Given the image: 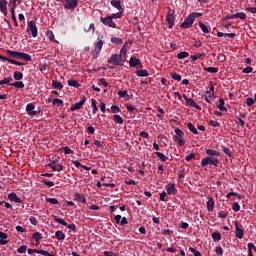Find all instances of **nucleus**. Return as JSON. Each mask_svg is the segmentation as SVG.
<instances>
[{
    "instance_id": "obj_1",
    "label": "nucleus",
    "mask_w": 256,
    "mask_h": 256,
    "mask_svg": "<svg viewBox=\"0 0 256 256\" xmlns=\"http://www.w3.org/2000/svg\"><path fill=\"white\" fill-rule=\"evenodd\" d=\"M207 165H213L214 167H217L219 165V160L215 157H205L201 160V167H207Z\"/></svg>"
},
{
    "instance_id": "obj_2",
    "label": "nucleus",
    "mask_w": 256,
    "mask_h": 256,
    "mask_svg": "<svg viewBox=\"0 0 256 256\" xmlns=\"http://www.w3.org/2000/svg\"><path fill=\"white\" fill-rule=\"evenodd\" d=\"M53 219L55 223H60V225L67 227V229H71V231H77V226L75 224H68L65 220L57 217L56 215H53Z\"/></svg>"
},
{
    "instance_id": "obj_3",
    "label": "nucleus",
    "mask_w": 256,
    "mask_h": 256,
    "mask_svg": "<svg viewBox=\"0 0 256 256\" xmlns=\"http://www.w3.org/2000/svg\"><path fill=\"white\" fill-rule=\"evenodd\" d=\"M77 5H79V2L77 0H64L63 1L64 9H68L69 11H75V9H77Z\"/></svg>"
},
{
    "instance_id": "obj_4",
    "label": "nucleus",
    "mask_w": 256,
    "mask_h": 256,
    "mask_svg": "<svg viewBox=\"0 0 256 256\" xmlns=\"http://www.w3.org/2000/svg\"><path fill=\"white\" fill-rule=\"evenodd\" d=\"M193 23H195V18H193V16L190 14L187 18H185L180 27L182 29H191V27H193Z\"/></svg>"
},
{
    "instance_id": "obj_5",
    "label": "nucleus",
    "mask_w": 256,
    "mask_h": 256,
    "mask_svg": "<svg viewBox=\"0 0 256 256\" xmlns=\"http://www.w3.org/2000/svg\"><path fill=\"white\" fill-rule=\"evenodd\" d=\"M100 21L101 23H103V25H106V27H111L112 29H115V27H117V24L113 22V17H100Z\"/></svg>"
},
{
    "instance_id": "obj_6",
    "label": "nucleus",
    "mask_w": 256,
    "mask_h": 256,
    "mask_svg": "<svg viewBox=\"0 0 256 256\" xmlns=\"http://www.w3.org/2000/svg\"><path fill=\"white\" fill-rule=\"evenodd\" d=\"M166 21L169 29H173V25H175V11L169 9L168 15L166 16Z\"/></svg>"
},
{
    "instance_id": "obj_7",
    "label": "nucleus",
    "mask_w": 256,
    "mask_h": 256,
    "mask_svg": "<svg viewBox=\"0 0 256 256\" xmlns=\"http://www.w3.org/2000/svg\"><path fill=\"white\" fill-rule=\"evenodd\" d=\"M27 31L28 33H31L32 37H37L38 31L37 24L35 23V21L28 22Z\"/></svg>"
},
{
    "instance_id": "obj_8",
    "label": "nucleus",
    "mask_w": 256,
    "mask_h": 256,
    "mask_svg": "<svg viewBox=\"0 0 256 256\" xmlns=\"http://www.w3.org/2000/svg\"><path fill=\"white\" fill-rule=\"evenodd\" d=\"M103 49V40H99L96 44H95V48L92 51V56L94 57V59H97V57H99V54L101 53V50Z\"/></svg>"
},
{
    "instance_id": "obj_9",
    "label": "nucleus",
    "mask_w": 256,
    "mask_h": 256,
    "mask_svg": "<svg viewBox=\"0 0 256 256\" xmlns=\"http://www.w3.org/2000/svg\"><path fill=\"white\" fill-rule=\"evenodd\" d=\"M130 67H136V69H143V64L139 58L131 57L129 61Z\"/></svg>"
},
{
    "instance_id": "obj_10",
    "label": "nucleus",
    "mask_w": 256,
    "mask_h": 256,
    "mask_svg": "<svg viewBox=\"0 0 256 256\" xmlns=\"http://www.w3.org/2000/svg\"><path fill=\"white\" fill-rule=\"evenodd\" d=\"M183 98L185 99L187 105H189V107H194V109H198V111H201V106L197 105V103L195 102V100H193L192 98H188L187 95H183Z\"/></svg>"
},
{
    "instance_id": "obj_11",
    "label": "nucleus",
    "mask_w": 256,
    "mask_h": 256,
    "mask_svg": "<svg viewBox=\"0 0 256 256\" xmlns=\"http://www.w3.org/2000/svg\"><path fill=\"white\" fill-rule=\"evenodd\" d=\"M85 101H87V98L83 97L79 102H76L70 107V111H77V109H81V107L85 105Z\"/></svg>"
},
{
    "instance_id": "obj_12",
    "label": "nucleus",
    "mask_w": 256,
    "mask_h": 256,
    "mask_svg": "<svg viewBox=\"0 0 256 256\" xmlns=\"http://www.w3.org/2000/svg\"><path fill=\"white\" fill-rule=\"evenodd\" d=\"M165 189L167 190V194L168 195H177V188H175V184L174 183H168L165 186Z\"/></svg>"
},
{
    "instance_id": "obj_13",
    "label": "nucleus",
    "mask_w": 256,
    "mask_h": 256,
    "mask_svg": "<svg viewBox=\"0 0 256 256\" xmlns=\"http://www.w3.org/2000/svg\"><path fill=\"white\" fill-rule=\"evenodd\" d=\"M26 112L28 113V115H30L31 117L37 115V111H35V104L33 103H29L26 106Z\"/></svg>"
},
{
    "instance_id": "obj_14",
    "label": "nucleus",
    "mask_w": 256,
    "mask_h": 256,
    "mask_svg": "<svg viewBox=\"0 0 256 256\" xmlns=\"http://www.w3.org/2000/svg\"><path fill=\"white\" fill-rule=\"evenodd\" d=\"M9 201H12L13 203H23V200L21 198L17 197V194L15 192H11L8 194Z\"/></svg>"
},
{
    "instance_id": "obj_15",
    "label": "nucleus",
    "mask_w": 256,
    "mask_h": 256,
    "mask_svg": "<svg viewBox=\"0 0 256 256\" xmlns=\"http://www.w3.org/2000/svg\"><path fill=\"white\" fill-rule=\"evenodd\" d=\"M235 229H236L235 236L237 237V239H243L244 231L243 229L239 228V222L237 221H235Z\"/></svg>"
},
{
    "instance_id": "obj_16",
    "label": "nucleus",
    "mask_w": 256,
    "mask_h": 256,
    "mask_svg": "<svg viewBox=\"0 0 256 256\" xmlns=\"http://www.w3.org/2000/svg\"><path fill=\"white\" fill-rule=\"evenodd\" d=\"M206 155H208V157H221V153L217 150H213V149H206Z\"/></svg>"
},
{
    "instance_id": "obj_17",
    "label": "nucleus",
    "mask_w": 256,
    "mask_h": 256,
    "mask_svg": "<svg viewBox=\"0 0 256 256\" xmlns=\"http://www.w3.org/2000/svg\"><path fill=\"white\" fill-rule=\"evenodd\" d=\"M74 200L78 201V203H87V198H85V195L81 193H76L74 195Z\"/></svg>"
},
{
    "instance_id": "obj_18",
    "label": "nucleus",
    "mask_w": 256,
    "mask_h": 256,
    "mask_svg": "<svg viewBox=\"0 0 256 256\" xmlns=\"http://www.w3.org/2000/svg\"><path fill=\"white\" fill-rule=\"evenodd\" d=\"M0 10L7 17V0H0Z\"/></svg>"
},
{
    "instance_id": "obj_19",
    "label": "nucleus",
    "mask_w": 256,
    "mask_h": 256,
    "mask_svg": "<svg viewBox=\"0 0 256 256\" xmlns=\"http://www.w3.org/2000/svg\"><path fill=\"white\" fill-rule=\"evenodd\" d=\"M32 239H34V241H36V247H37V245H39V242L41 241V239H43V235L39 232H34L32 235Z\"/></svg>"
},
{
    "instance_id": "obj_20",
    "label": "nucleus",
    "mask_w": 256,
    "mask_h": 256,
    "mask_svg": "<svg viewBox=\"0 0 256 256\" xmlns=\"http://www.w3.org/2000/svg\"><path fill=\"white\" fill-rule=\"evenodd\" d=\"M231 18L245 20L247 19V14H245V12H238L236 14H232Z\"/></svg>"
},
{
    "instance_id": "obj_21",
    "label": "nucleus",
    "mask_w": 256,
    "mask_h": 256,
    "mask_svg": "<svg viewBox=\"0 0 256 256\" xmlns=\"http://www.w3.org/2000/svg\"><path fill=\"white\" fill-rule=\"evenodd\" d=\"M48 167H50V169H52V171H63L64 167H63V164H58V165H55V164H48Z\"/></svg>"
},
{
    "instance_id": "obj_22",
    "label": "nucleus",
    "mask_w": 256,
    "mask_h": 256,
    "mask_svg": "<svg viewBox=\"0 0 256 256\" xmlns=\"http://www.w3.org/2000/svg\"><path fill=\"white\" fill-rule=\"evenodd\" d=\"M173 140L175 141V143H178L179 147H183V145H185V138H183V136H173Z\"/></svg>"
},
{
    "instance_id": "obj_23",
    "label": "nucleus",
    "mask_w": 256,
    "mask_h": 256,
    "mask_svg": "<svg viewBox=\"0 0 256 256\" xmlns=\"http://www.w3.org/2000/svg\"><path fill=\"white\" fill-rule=\"evenodd\" d=\"M111 5L112 7H115L116 9H118V11H123V7L121 6V1L119 0H111Z\"/></svg>"
},
{
    "instance_id": "obj_24",
    "label": "nucleus",
    "mask_w": 256,
    "mask_h": 256,
    "mask_svg": "<svg viewBox=\"0 0 256 256\" xmlns=\"http://www.w3.org/2000/svg\"><path fill=\"white\" fill-rule=\"evenodd\" d=\"M108 63H113V65H119V55L118 54H114L110 57V59L108 60Z\"/></svg>"
},
{
    "instance_id": "obj_25",
    "label": "nucleus",
    "mask_w": 256,
    "mask_h": 256,
    "mask_svg": "<svg viewBox=\"0 0 256 256\" xmlns=\"http://www.w3.org/2000/svg\"><path fill=\"white\" fill-rule=\"evenodd\" d=\"M55 237L58 239V241H65V233H63L61 230L55 232Z\"/></svg>"
},
{
    "instance_id": "obj_26",
    "label": "nucleus",
    "mask_w": 256,
    "mask_h": 256,
    "mask_svg": "<svg viewBox=\"0 0 256 256\" xmlns=\"http://www.w3.org/2000/svg\"><path fill=\"white\" fill-rule=\"evenodd\" d=\"M12 81H13V77H6L0 80V85H13V83H11Z\"/></svg>"
},
{
    "instance_id": "obj_27",
    "label": "nucleus",
    "mask_w": 256,
    "mask_h": 256,
    "mask_svg": "<svg viewBox=\"0 0 256 256\" xmlns=\"http://www.w3.org/2000/svg\"><path fill=\"white\" fill-rule=\"evenodd\" d=\"M187 128L189 129V131H191V133H194V135H199V131L197 130V128H195V125H193V123L189 122L187 124Z\"/></svg>"
},
{
    "instance_id": "obj_28",
    "label": "nucleus",
    "mask_w": 256,
    "mask_h": 256,
    "mask_svg": "<svg viewBox=\"0 0 256 256\" xmlns=\"http://www.w3.org/2000/svg\"><path fill=\"white\" fill-rule=\"evenodd\" d=\"M213 242L217 243L221 240V232H213L211 235Z\"/></svg>"
},
{
    "instance_id": "obj_29",
    "label": "nucleus",
    "mask_w": 256,
    "mask_h": 256,
    "mask_svg": "<svg viewBox=\"0 0 256 256\" xmlns=\"http://www.w3.org/2000/svg\"><path fill=\"white\" fill-rule=\"evenodd\" d=\"M68 85L69 87H75V89H79V87H81V84H79V82L73 79L68 80Z\"/></svg>"
},
{
    "instance_id": "obj_30",
    "label": "nucleus",
    "mask_w": 256,
    "mask_h": 256,
    "mask_svg": "<svg viewBox=\"0 0 256 256\" xmlns=\"http://www.w3.org/2000/svg\"><path fill=\"white\" fill-rule=\"evenodd\" d=\"M11 87H16V89H24L25 84L22 81H16L12 84H10Z\"/></svg>"
},
{
    "instance_id": "obj_31",
    "label": "nucleus",
    "mask_w": 256,
    "mask_h": 256,
    "mask_svg": "<svg viewBox=\"0 0 256 256\" xmlns=\"http://www.w3.org/2000/svg\"><path fill=\"white\" fill-rule=\"evenodd\" d=\"M218 101L220 103V105H217L219 111H227V108L225 107V100L223 98H220Z\"/></svg>"
},
{
    "instance_id": "obj_32",
    "label": "nucleus",
    "mask_w": 256,
    "mask_h": 256,
    "mask_svg": "<svg viewBox=\"0 0 256 256\" xmlns=\"http://www.w3.org/2000/svg\"><path fill=\"white\" fill-rule=\"evenodd\" d=\"M23 61H32L31 55L25 53V52H20V58Z\"/></svg>"
},
{
    "instance_id": "obj_33",
    "label": "nucleus",
    "mask_w": 256,
    "mask_h": 256,
    "mask_svg": "<svg viewBox=\"0 0 256 256\" xmlns=\"http://www.w3.org/2000/svg\"><path fill=\"white\" fill-rule=\"evenodd\" d=\"M137 77H149V72L147 70H137L136 71Z\"/></svg>"
},
{
    "instance_id": "obj_34",
    "label": "nucleus",
    "mask_w": 256,
    "mask_h": 256,
    "mask_svg": "<svg viewBox=\"0 0 256 256\" xmlns=\"http://www.w3.org/2000/svg\"><path fill=\"white\" fill-rule=\"evenodd\" d=\"M8 55L12 56L14 59H19L21 52L13 51V50H7Z\"/></svg>"
},
{
    "instance_id": "obj_35",
    "label": "nucleus",
    "mask_w": 256,
    "mask_h": 256,
    "mask_svg": "<svg viewBox=\"0 0 256 256\" xmlns=\"http://www.w3.org/2000/svg\"><path fill=\"white\" fill-rule=\"evenodd\" d=\"M91 106H92V113H93V115H95L97 113V111H99V108H97V100L96 99L91 100Z\"/></svg>"
},
{
    "instance_id": "obj_36",
    "label": "nucleus",
    "mask_w": 256,
    "mask_h": 256,
    "mask_svg": "<svg viewBox=\"0 0 256 256\" xmlns=\"http://www.w3.org/2000/svg\"><path fill=\"white\" fill-rule=\"evenodd\" d=\"M52 87H54V89H59V91H61V89H63V84L57 80H53Z\"/></svg>"
},
{
    "instance_id": "obj_37",
    "label": "nucleus",
    "mask_w": 256,
    "mask_h": 256,
    "mask_svg": "<svg viewBox=\"0 0 256 256\" xmlns=\"http://www.w3.org/2000/svg\"><path fill=\"white\" fill-rule=\"evenodd\" d=\"M214 207H215V201L213 200V198H209V200L207 201L208 211H213Z\"/></svg>"
},
{
    "instance_id": "obj_38",
    "label": "nucleus",
    "mask_w": 256,
    "mask_h": 256,
    "mask_svg": "<svg viewBox=\"0 0 256 256\" xmlns=\"http://www.w3.org/2000/svg\"><path fill=\"white\" fill-rule=\"evenodd\" d=\"M155 155H157V157L160 159V161H167L169 159V157H167L165 154L161 153V152H155Z\"/></svg>"
},
{
    "instance_id": "obj_39",
    "label": "nucleus",
    "mask_w": 256,
    "mask_h": 256,
    "mask_svg": "<svg viewBox=\"0 0 256 256\" xmlns=\"http://www.w3.org/2000/svg\"><path fill=\"white\" fill-rule=\"evenodd\" d=\"M114 123H118L119 125H123V118L120 115L113 116Z\"/></svg>"
},
{
    "instance_id": "obj_40",
    "label": "nucleus",
    "mask_w": 256,
    "mask_h": 256,
    "mask_svg": "<svg viewBox=\"0 0 256 256\" xmlns=\"http://www.w3.org/2000/svg\"><path fill=\"white\" fill-rule=\"evenodd\" d=\"M189 57V52L183 51L177 54V59H187Z\"/></svg>"
},
{
    "instance_id": "obj_41",
    "label": "nucleus",
    "mask_w": 256,
    "mask_h": 256,
    "mask_svg": "<svg viewBox=\"0 0 256 256\" xmlns=\"http://www.w3.org/2000/svg\"><path fill=\"white\" fill-rule=\"evenodd\" d=\"M52 104L57 105V107H63V100H61L59 98H54L52 100Z\"/></svg>"
},
{
    "instance_id": "obj_42",
    "label": "nucleus",
    "mask_w": 256,
    "mask_h": 256,
    "mask_svg": "<svg viewBox=\"0 0 256 256\" xmlns=\"http://www.w3.org/2000/svg\"><path fill=\"white\" fill-rule=\"evenodd\" d=\"M198 25H199L200 29L203 31V33H209V28L204 23L199 21Z\"/></svg>"
},
{
    "instance_id": "obj_43",
    "label": "nucleus",
    "mask_w": 256,
    "mask_h": 256,
    "mask_svg": "<svg viewBox=\"0 0 256 256\" xmlns=\"http://www.w3.org/2000/svg\"><path fill=\"white\" fill-rule=\"evenodd\" d=\"M204 71H207L208 73H219V68L215 67H205Z\"/></svg>"
},
{
    "instance_id": "obj_44",
    "label": "nucleus",
    "mask_w": 256,
    "mask_h": 256,
    "mask_svg": "<svg viewBox=\"0 0 256 256\" xmlns=\"http://www.w3.org/2000/svg\"><path fill=\"white\" fill-rule=\"evenodd\" d=\"M201 57H205L204 53H198L196 55H191L190 59L191 61H197V59H201Z\"/></svg>"
},
{
    "instance_id": "obj_45",
    "label": "nucleus",
    "mask_w": 256,
    "mask_h": 256,
    "mask_svg": "<svg viewBox=\"0 0 256 256\" xmlns=\"http://www.w3.org/2000/svg\"><path fill=\"white\" fill-rule=\"evenodd\" d=\"M85 33H95V24L91 23L88 28L84 29Z\"/></svg>"
},
{
    "instance_id": "obj_46",
    "label": "nucleus",
    "mask_w": 256,
    "mask_h": 256,
    "mask_svg": "<svg viewBox=\"0 0 256 256\" xmlns=\"http://www.w3.org/2000/svg\"><path fill=\"white\" fill-rule=\"evenodd\" d=\"M111 43H115L116 45H123V40L118 37L111 38Z\"/></svg>"
},
{
    "instance_id": "obj_47",
    "label": "nucleus",
    "mask_w": 256,
    "mask_h": 256,
    "mask_svg": "<svg viewBox=\"0 0 256 256\" xmlns=\"http://www.w3.org/2000/svg\"><path fill=\"white\" fill-rule=\"evenodd\" d=\"M15 81H21V79H23V73L21 72H14V75H13Z\"/></svg>"
},
{
    "instance_id": "obj_48",
    "label": "nucleus",
    "mask_w": 256,
    "mask_h": 256,
    "mask_svg": "<svg viewBox=\"0 0 256 256\" xmlns=\"http://www.w3.org/2000/svg\"><path fill=\"white\" fill-rule=\"evenodd\" d=\"M223 153H226L228 155V157H233V152H231V149L225 147V146H221Z\"/></svg>"
},
{
    "instance_id": "obj_49",
    "label": "nucleus",
    "mask_w": 256,
    "mask_h": 256,
    "mask_svg": "<svg viewBox=\"0 0 256 256\" xmlns=\"http://www.w3.org/2000/svg\"><path fill=\"white\" fill-rule=\"evenodd\" d=\"M42 183H43L44 185H46L47 187H55V182L49 181V180H47V179H43V180H42Z\"/></svg>"
},
{
    "instance_id": "obj_50",
    "label": "nucleus",
    "mask_w": 256,
    "mask_h": 256,
    "mask_svg": "<svg viewBox=\"0 0 256 256\" xmlns=\"http://www.w3.org/2000/svg\"><path fill=\"white\" fill-rule=\"evenodd\" d=\"M47 203H51V205H59V200L57 198H46Z\"/></svg>"
},
{
    "instance_id": "obj_51",
    "label": "nucleus",
    "mask_w": 256,
    "mask_h": 256,
    "mask_svg": "<svg viewBox=\"0 0 256 256\" xmlns=\"http://www.w3.org/2000/svg\"><path fill=\"white\" fill-rule=\"evenodd\" d=\"M170 76L174 79V81H181V75L177 74L176 72L171 73Z\"/></svg>"
},
{
    "instance_id": "obj_52",
    "label": "nucleus",
    "mask_w": 256,
    "mask_h": 256,
    "mask_svg": "<svg viewBox=\"0 0 256 256\" xmlns=\"http://www.w3.org/2000/svg\"><path fill=\"white\" fill-rule=\"evenodd\" d=\"M178 178H179V179H185V168H181V169L178 171Z\"/></svg>"
},
{
    "instance_id": "obj_53",
    "label": "nucleus",
    "mask_w": 256,
    "mask_h": 256,
    "mask_svg": "<svg viewBox=\"0 0 256 256\" xmlns=\"http://www.w3.org/2000/svg\"><path fill=\"white\" fill-rule=\"evenodd\" d=\"M232 209H233V211H241V205H239V203H237V202H234L233 204H232Z\"/></svg>"
},
{
    "instance_id": "obj_54",
    "label": "nucleus",
    "mask_w": 256,
    "mask_h": 256,
    "mask_svg": "<svg viewBox=\"0 0 256 256\" xmlns=\"http://www.w3.org/2000/svg\"><path fill=\"white\" fill-rule=\"evenodd\" d=\"M62 149H63L65 155H71V154H73V150H71V148H69V146H65V147H63Z\"/></svg>"
},
{
    "instance_id": "obj_55",
    "label": "nucleus",
    "mask_w": 256,
    "mask_h": 256,
    "mask_svg": "<svg viewBox=\"0 0 256 256\" xmlns=\"http://www.w3.org/2000/svg\"><path fill=\"white\" fill-rule=\"evenodd\" d=\"M111 112L112 113H121V108H119V106L113 105V106H111Z\"/></svg>"
},
{
    "instance_id": "obj_56",
    "label": "nucleus",
    "mask_w": 256,
    "mask_h": 256,
    "mask_svg": "<svg viewBox=\"0 0 256 256\" xmlns=\"http://www.w3.org/2000/svg\"><path fill=\"white\" fill-rule=\"evenodd\" d=\"M176 136L175 137H183V135H185V133L183 132V130L176 128L175 130Z\"/></svg>"
},
{
    "instance_id": "obj_57",
    "label": "nucleus",
    "mask_w": 256,
    "mask_h": 256,
    "mask_svg": "<svg viewBox=\"0 0 256 256\" xmlns=\"http://www.w3.org/2000/svg\"><path fill=\"white\" fill-rule=\"evenodd\" d=\"M255 104V99H253V98H247L246 99V105H247V107H251L252 105H254Z\"/></svg>"
},
{
    "instance_id": "obj_58",
    "label": "nucleus",
    "mask_w": 256,
    "mask_h": 256,
    "mask_svg": "<svg viewBox=\"0 0 256 256\" xmlns=\"http://www.w3.org/2000/svg\"><path fill=\"white\" fill-rule=\"evenodd\" d=\"M209 125H210L211 127H220V126H221V123H219V122H217V121H215V120H210V121H209Z\"/></svg>"
},
{
    "instance_id": "obj_59",
    "label": "nucleus",
    "mask_w": 256,
    "mask_h": 256,
    "mask_svg": "<svg viewBox=\"0 0 256 256\" xmlns=\"http://www.w3.org/2000/svg\"><path fill=\"white\" fill-rule=\"evenodd\" d=\"M189 251L194 254V256H201V252H199L197 249L190 247Z\"/></svg>"
},
{
    "instance_id": "obj_60",
    "label": "nucleus",
    "mask_w": 256,
    "mask_h": 256,
    "mask_svg": "<svg viewBox=\"0 0 256 256\" xmlns=\"http://www.w3.org/2000/svg\"><path fill=\"white\" fill-rule=\"evenodd\" d=\"M125 184L126 185H137V182H135V180L131 179V178H127L125 180Z\"/></svg>"
},
{
    "instance_id": "obj_61",
    "label": "nucleus",
    "mask_w": 256,
    "mask_h": 256,
    "mask_svg": "<svg viewBox=\"0 0 256 256\" xmlns=\"http://www.w3.org/2000/svg\"><path fill=\"white\" fill-rule=\"evenodd\" d=\"M17 251H18L19 253H26V252H27V245H22V246H20V247L17 249Z\"/></svg>"
},
{
    "instance_id": "obj_62",
    "label": "nucleus",
    "mask_w": 256,
    "mask_h": 256,
    "mask_svg": "<svg viewBox=\"0 0 256 256\" xmlns=\"http://www.w3.org/2000/svg\"><path fill=\"white\" fill-rule=\"evenodd\" d=\"M215 251H216V254L219 255V256H222L223 255V248L221 246H217L215 248Z\"/></svg>"
},
{
    "instance_id": "obj_63",
    "label": "nucleus",
    "mask_w": 256,
    "mask_h": 256,
    "mask_svg": "<svg viewBox=\"0 0 256 256\" xmlns=\"http://www.w3.org/2000/svg\"><path fill=\"white\" fill-rule=\"evenodd\" d=\"M246 11H248V13H252L256 15V7H247Z\"/></svg>"
},
{
    "instance_id": "obj_64",
    "label": "nucleus",
    "mask_w": 256,
    "mask_h": 256,
    "mask_svg": "<svg viewBox=\"0 0 256 256\" xmlns=\"http://www.w3.org/2000/svg\"><path fill=\"white\" fill-rule=\"evenodd\" d=\"M248 251H256V246L253 243H248Z\"/></svg>"
}]
</instances>
